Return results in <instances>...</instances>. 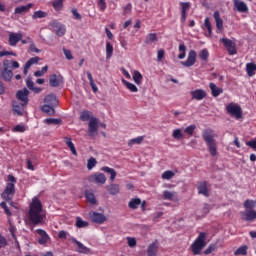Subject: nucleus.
Segmentation results:
<instances>
[{"label":"nucleus","mask_w":256,"mask_h":256,"mask_svg":"<svg viewBox=\"0 0 256 256\" xmlns=\"http://www.w3.org/2000/svg\"><path fill=\"white\" fill-rule=\"evenodd\" d=\"M173 177H175V172L171 170H167L162 174V179H166L167 181H169V179H173Z\"/></svg>","instance_id":"55"},{"label":"nucleus","mask_w":256,"mask_h":256,"mask_svg":"<svg viewBox=\"0 0 256 256\" xmlns=\"http://www.w3.org/2000/svg\"><path fill=\"white\" fill-rule=\"evenodd\" d=\"M41 60V58L39 57H33L30 58L24 65V75H27V73H29V69H31L32 65H37L39 63V61Z\"/></svg>","instance_id":"22"},{"label":"nucleus","mask_w":256,"mask_h":256,"mask_svg":"<svg viewBox=\"0 0 256 256\" xmlns=\"http://www.w3.org/2000/svg\"><path fill=\"white\" fill-rule=\"evenodd\" d=\"M246 72L248 77H255L256 74V64L253 62L246 64Z\"/></svg>","instance_id":"29"},{"label":"nucleus","mask_w":256,"mask_h":256,"mask_svg":"<svg viewBox=\"0 0 256 256\" xmlns=\"http://www.w3.org/2000/svg\"><path fill=\"white\" fill-rule=\"evenodd\" d=\"M64 141L67 147L70 149L72 155H77V149H75V144H73V141L71 140V138L66 137Z\"/></svg>","instance_id":"36"},{"label":"nucleus","mask_w":256,"mask_h":256,"mask_svg":"<svg viewBox=\"0 0 256 256\" xmlns=\"http://www.w3.org/2000/svg\"><path fill=\"white\" fill-rule=\"evenodd\" d=\"M99 131V119L95 117H91L89 124H88V135L93 137L94 133Z\"/></svg>","instance_id":"8"},{"label":"nucleus","mask_w":256,"mask_h":256,"mask_svg":"<svg viewBox=\"0 0 256 256\" xmlns=\"http://www.w3.org/2000/svg\"><path fill=\"white\" fill-rule=\"evenodd\" d=\"M202 138L207 145L210 155L215 157V155H217V141L215 140V132L211 129H206L202 132Z\"/></svg>","instance_id":"2"},{"label":"nucleus","mask_w":256,"mask_h":256,"mask_svg":"<svg viewBox=\"0 0 256 256\" xmlns=\"http://www.w3.org/2000/svg\"><path fill=\"white\" fill-rule=\"evenodd\" d=\"M157 41V34L156 33H150L147 35L145 43L146 45H149L151 43H155Z\"/></svg>","instance_id":"50"},{"label":"nucleus","mask_w":256,"mask_h":256,"mask_svg":"<svg viewBox=\"0 0 256 256\" xmlns=\"http://www.w3.org/2000/svg\"><path fill=\"white\" fill-rule=\"evenodd\" d=\"M195 129H197V126H195V124H192L184 129V133L191 137L193 133H195Z\"/></svg>","instance_id":"53"},{"label":"nucleus","mask_w":256,"mask_h":256,"mask_svg":"<svg viewBox=\"0 0 256 256\" xmlns=\"http://www.w3.org/2000/svg\"><path fill=\"white\" fill-rule=\"evenodd\" d=\"M180 7H181L180 21H181V23L185 24V22L187 21V12L189 11V9L191 7V2H181Z\"/></svg>","instance_id":"15"},{"label":"nucleus","mask_w":256,"mask_h":256,"mask_svg":"<svg viewBox=\"0 0 256 256\" xmlns=\"http://www.w3.org/2000/svg\"><path fill=\"white\" fill-rule=\"evenodd\" d=\"M172 137L179 141V139H183V132H181V129H175L172 133Z\"/></svg>","instance_id":"57"},{"label":"nucleus","mask_w":256,"mask_h":256,"mask_svg":"<svg viewBox=\"0 0 256 256\" xmlns=\"http://www.w3.org/2000/svg\"><path fill=\"white\" fill-rule=\"evenodd\" d=\"M47 71H49V66L45 65L44 67H42L41 70L35 71L34 76L35 77H43V75H45V73H47Z\"/></svg>","instance_id":"51"},{"label":"nucleus","mask_w":256,"mask_h":256,"mask_svg":"<svg viewBox=\"0 0 256 256\" xmlns=\"http://www.w3.org/2000/svg\"><path fill=\"white\" fill-rule=\"evenodd\" d=\"M46 125H61V119L59 118H47L44 120Z\"/></svg>","instance_id":"49"},{"label":"nucleus","mask_w":256,"mask_h":256,"mask_svg":"<svg viewBox=\"0 0 256 256\" xmlns=\"http://www.w3.org/2000/svg\"><path fill=\"white\" fill-rule=\"evenodd\" d=\"M54 106H51L49 104H44L41 107V110L43 111V113H47V115H55V108H53Z\"/></svg>","instance_id":"37"},{"label":"nucleus","mask_w":256,"mask_h":256,"mask_svg":"<svg viewBox=\"0 0 256 256\" xmlns=\"http://www.w3.org/2000/svg\"><path fill=\"white\" fill-rule=\"evenodd\" d=\"M226 111L232 117L233 119H236V121H239L243 119V109L239 104L236 103H230L226 106Z\"/></svg>","instance_id":"5"},{"label":"nucleus","mask_w":256,"mask_h":256,"mask_svg":"<svg viewBox=\"0 0 256 256\" xmlns=\"http://www.w3.org/2000/svg\"><path fill=\"white\" fill-rule=\"evenodd\" d=\"M28 218L32 225H43L45 221L43 203L37 197H34L29 205Z\"/></svg>","instance_id":"1"},{"label":"nucleus","mask_w":256,"mask_h":256,"mask_svg":"<svg viewBox=\"0 0 256 256\" xmlns=\"http://www.w3.org/2000/svg\"><path fill=\"white\" fill-rule=\"evenodd\" d=\"M102 171L110 175V181H115V177H117V172L115 171V169L109 168L106 166V167H102Z\"/></svg>","instance_id":"34"},{"label":"nucleus","mask_w":256,"mask_h":256,"mask_svg":"<svg viewBox=\"0 0 256 256\" xmlns=\"http://www.w3.org/2000/svg\"><path fill=\"white\" fill-rule=\"evenodd\" d=\"M211 93L213 97H219V95H221V93H223V89L217 87V85H215V83L211 82L209 84Z\"/></svg>","instance_id":"32"},{"label":"nucleus","mask_w":256,"mask_h":256,"mask_svg":"<svg viewBox=\"0 0 256 256\" xmlns=\"http://www.w3.org/2000/svg\"><path fill=\"white\" fill-rule=\"evenodd\" d=\"M178 51H180V54L178 55V59H185L187 55V46H185L184 43L179 44Z\"/></svg>","instance_id":"38"},{"label":"nucleus","mask_w":256,"mask_h":256,"mask_svg":"<svg viewBox=\"0 0 256 256\" xmlns=\"http://www.w3.org/2000/svg\"><path fill=\"white\" fill-rule=\"evenodd\" d=\"M76 227H78V229H83L84 227H89V222L84 221L83 218H81V217H77L76 218Z\"/></svg>","instance_id":"44"},{"label":"nucleus","mask_w":256,"mask_h":256,"mask_svg":"<svg viewBox=\"0 0 256 256\" xmlns=\"http://www.w3.org/2000/svg\"><path fill=\"white\" fill-rule=\"evenodd\" d=\"M72 15H73L74 19H76V21H81V19H83V17L77 11V8L72 9Z\"/></svg>","instance_id":"63"},{"label":"nucleus","mask_w":256,"mask_h":256,"mask_svg":"<svg viewBox=\"0 0 256 256\" xmlns=\"http://www.w3.org/2000/svg\"><path fill=\"white\" fill-rule=\"evenodd\" d=\"M225 49L229 55H237V43L230 39H225Z\"/></svg>","instance_id":"14"},{"label":"nucleus","mask_w":256,"mask_h":256,"mask_svg":"<svg viewBox=\"0 0 256 256\" xmlns=\"http://www.w3.org/2000/svg\"><path fill=\"white\" fill-rule=\"evenodd\" d=\"M49 83L51 87H59L63 83V77L61 75L52 74L49 78Z\"/></svg>","instance_id":"21"},{"label":"nucleus","mask_w":256,"mask_h":256,"mask_svg":"<svg viewBox=\"0 0 256 256\" xmlns=\"http://www.w3.org/2000/svg\"><path fill=\"white\" fill-rule=\"evenodd\" d=\"M47 12L42 11V10H38L35 11L32 15V19L36 20V19H45V17H47Z\"/></svg>","instance_id":"41"},{"label":"nucleus","mask_w":256,"mask_h":256,"mask_svg":"<svg viewBox=\"0 0 256 256\" xmlns=\"http://www.w3.org/2000/svg\"><path fill=\"white\" fill-rule=\"evenodd\" d=\"M23 39L22 33L10 32L8 37V43L10 47H17V43Z\"/></svg>","instance_id":"10"},{"label":"nucleus","mask_w":256,"mask_h":256,"mask_svg":"<svg viewBox=\"0 0 256 256\" xmlns=\"http://www.w3.org/2000/svg\"><path fill=\"white\" fill-rule=\"evenodd\" d=\"M36 233L39 235L38 243L39 245H47L49 243V240L51 237H49V234H47V231L39 228L36 230Z\"/></svg>","instance_id":"13"},{"label":"nucleus","mask_w":256,"mask_h":256,"mask_svg":"<svg viewBox=\"0 0 256 256\" xmlns=\"http://www.w3.org/2000/svg\"><path fill=\"white\" fill-rule=\"evenodd\" d=\"M143 143V136H138L137 138L130 139L128 141V147H133V145H141Z\"/></svg>","instance_id":"43"},{"label":"nucleus","mask_w":256,"mask_h":256,"mask_svg":"<svg viewBox=\"0 0 256 256\" xmlns=\"http://www.w3.org/2000/svg\"><path fill=\"white\" fill-rule=\"evenodd\" d=\"M191 99L196 101H203V99L207 98V92L203 89H196L190 91Z\"/></svg>","instance_id":"12"},{"label":"nucleus","mask_w":256,"mask_h":256,"mask_svg":"<svg viewBox=\"0 0 256 256\" xmlns=\"http://www.w3.org/2000/svg\"><path fill=\"white\" fill-rule=\"evenodd\" d=\"M31 7H33V4H28L26 6H18L14 10V15H23V13H28Z\"/></svg>","instance_id":"28"},{"label":"nucleus","mask_w":256,"mask_h":256,"mask_svg":"<svg viewBox=\"0 0 256 256\" xmlns=\"http://www.w3.org/2000/svg\"><path fill=\"white\" fill-rule=\"evenodd\" d=\"M7 180H8V183H6L5 189L1 193V198L4 201H11V198L15 197V184L17 183V178L9 174L7 176Z\"/></svg>","instance_id":"3"},{"label":"nucleus","mask_w":256,"mask_h":256,"mask_svg":"<svg viewBox=\"0 0 256 256\" xmlns=\"http://www.w3.org/2000/svg\"><path fill=\"white\" fill-rule=\"evenodd\" d=\"M241 216L244 221H255L256 211L255 210H246L244 212H241Z\"/></svg>","instance_id":"23"},{"label":"nucleus","mask_w":256,"mask_h":256,"mask_svg":"<svg viewBox=\"0 0 256 256\" xmlns=\"http://www.w3.org/2000/svg\"><path fill=\"white\" fill-rule=\"evenodd\" d=\"M102 171L110 175V181H115V177H117V172L115 171V169L109 168L106 166V167H102Z\"/></svg>","instance_id":"33"},{"label":"nucleus","mask_w":256,"mask_h":256,"mask_svg":"<svg viewBox=\"0 0 256 256\" xmlns=\"http://www.w3.org/2000/svg\"><path fill=\"white\" fill-rule=\"evenodd\" d=\"M90 180L98 185H105L107 183V177L103 173H96L90 177Z\"/></svg>","instance_id":"20"},{"label":"nucleus","mask_w":256,"mask_h":256,"mask_svg":"<svg viewBox=\"0 0 256 256\" xmlns=\"http://www.w3.org/2000/svg\"><path fill=\"white\" fill-rule=\"evenodd\" d=\"M207 247V234L205 232H200L198 237L191 244V252L193 255H201V251Z\"/></svg>","instance_id":"4"},{"label":"nucleus","mask_w":256,"mask_h":256,"mask_svg":"<svg viewBox=\"0 0 256 256\" xmlns=\"http://www.w3.org/2000/svg\"><path fill=\"white\" fill-rule=\"evenodd\" d=\"M235 255H247V246H241L235 251Z\"/></svg>","instance_id":"60"},{"label":"nucleus","mask_w":256,"mask_h":256,"mask_svg":"<svg viewBox=\"0 0 256 256\" xmlns=\"http://www.w3.org/2000/svg\"><path fill=\"white\" fill-rule=\"evenodd\" d=\"M159 251V245L157 242H153L148 246L147 255L148 256H157V252Z\"/></svg>","instance_id":"27"},{"label":"nucleus","mask_w":256,"mask_h":256,"mask_svg":"<svg viewBox=\"0 0 256 256\" xmlns=\"http://www.w3.org/2000/svg\"><path fill=\"white\" fill-rule=\"evenodd\" d=\"M163 199H165L166 201H178L179 194H177V192H171L169 190H165L163 192Z\"/></svg>","instance_id":"24"},{"label":"nucleus","mask_w":256,"mask_h":256,"mask_svg":"<svg viewBox=\"0 0 256 256\" xmlns=\"http://www.w3.org/2000/svg\"><path fill=\"white\" fill-rule=\"evenodd\" d=\"M63 53L66 59H68V61L73 60V54L71 53V50H67V48H63Z\"/></svg>","instance_id":"64"},{"label":"nucleus","mask_w":256,"mask_h":256,"mask_svg":"<svg viewBox=\"0 0 256 256\" xmlns=\"http://www.w3.org/2000/svg\"><path fill=\"white\" fill-rule=\"evenodd\" d=\"M213 17L216 21V33H221V31H223V20L221 19L219 11H215Z\"/></svg>","instance_id":"25"},{"label":"nucleus","mask_w":256,"mask_h":256,"mask_svg":"<svg viewBox=\"0 0 256 256\" xmlns=\"http://www.w3.org/2000/svg\"><path fill=\"white\" fill-rule=\"evenodd\" d=\"M107 191L110 195H117V193H119V184H111L107 186Z\"/></svg>","instance_id":"39"},{"label":"nucleus","mask_w":256,"mask_h":256,"mask_svg":"<svg viewBox=\"0 0 256 256\" xmlns=\"http://www.w3.org/2000/svg\"><path fill=\"white\" fill-rule=\"evenodd\" d=\"M97 5L102 13L107 9V2L105 0H97Z\"/></svg>","instance_id":"59"},{"label":"nucleus","mask_w":256,"mask_h":256,"mask_svg":"<svg viewBox=\"0 0 256 256\" xmlns=\"http://www.w3.org/2000/svg\"><path fill=\"white\" fill-rule=\"evenodd\" d=\"M0 207H1V209L4 210V213H5V215H7V217H12L13 216V213L9 209V206H7V202H5V201L1 202Z\"/></svg>","instance_id":"48"},{"label":"nucleus","mask_w":256,"mask_h":256,"mask_svg":"<svg viewBox=\"0 0 256 256\" xmlns=\"http://www.w3.org/2000/svg\"><path fill=\"white\" fill-rule=\"evenodd\" d=\"M26 105L21 104H13V112L15 115H23V109Z\"/></svg>","instance_id":"42"},{"label":"nucleus","mask_w":256,"mask_h":256,"mask_svg":"<svg viewBox=\"0 0 256 256\" xmlns=\"http://www.w3.org/2000/svg\"><path fill=\"white\" fill-rule=\"evenodd\" d=\"M234 11L238 13H249V6L241 0H234Z\"/></svg>","instance_id":"16"},{"label":"nucleus","mask_w":256,"mask_h":256,"mask_svg":"<svg viewBox=\"0 0 256 256\" xmlns=\"http://www.w3.org/2000/svg\"><path fill=\"white\" fill-rule=\"evenodd\" d=\"M199 57L202 61H207L209 59V51L207 49H203L200 51Z\"/></svg>","instance_id":"58"},{"label":"nucleus","mask_w":256,"mask_h":256,"mask_svg":"<svg viewBox=\"0 0 256 256\" xmlns=\"http://www.w3.org/2000/svg\"><path fill=\"white\" fill-rule=\"evenodd\" d=\"M197 61V52L195 50H190L186 61H181L183 67H193Z\"/></svg>","instance_id":"7"},{"label":"nucleus","mask_w":256,"mask_h":256,"mask_svg":"<svg viewBox=\"0 0 256 256\" xmlns=\"http://www.w3.org/2000/svg\"><path fill=\"white\" fill-rule=\"evenodd\" d=\"M113 57V45L111 42H106V59Z\"/></svg>","instance_id":"47"},{"label":"nucleus","mask_w":256,"mask_h":256,"mask_svg":"<svg viewBox=\"0 0 256 256\" xmlns=\"http://www.w3.org/2000/svg\"><path fill=\"white\" fill-rule=\"evenodd\" d=\"M204 27H205V29H207L209 37H211L213 30L211 27V20H209V18H205Z\"/></svg>","instance_id":"52"},{"label":"nucleus","mask_w":256,"mask_h":256,"mask_svg":"<svg viewBox=\"0 0 256 256\" xmlns=\"http://www.w3.org/2000/svg\"><path fill=\"white\" fill-rule=\"evenodd\" d=\"M44 103H46V105H51L52 107H55V105H57V96H55L54 94H49L44 98Z\"/></svg>","instance_id":"30"},{"label":"nucleus","mask_w":256,"mask_h":256,"mask_svg":"<svg viewBox=\"0 0 256 256\" xmlns=\"http://www.w3.org/2000/svg\"><path fill=\"white\" fill-rule=\"evenodd\" d=\"M132 79L134 83H136L137 85H141L143 83V74H141V72H139L138 70H134L132 74Z\"/></svg>","instance_id":"31"},{"label":"nucleus","mask_w":256,"mask_h":256,"mask_svg":"<svg viewBox=\"0 0 256 256\" xmlns=\"http://www.w3.org/2000/svg\"><path fill=\"white\" fill-rule=\"evenodd\" d=\"M95 165H97V160L93 157H91L88 162H87V167L89 170L93 169V167H95Z\"/></svg>","instance_id":"61"},{"label":"nucleus","mask_w":256,"mask_h":256,"mask_svg":"<svg viewBox=\"0 0 256 256\" xmlns=\"http://www.w3.org/2000/svg\"><path fill=\"white\" fill-rule=\"evenodd\" d=\"M64 1L65 0H53L52 2L53 9H55L56 11H61V9H63Z\"/></svg>","instance_id":"46"},{"label":"nucleus","mask_w":256,"mask_h":256,"mask_svg":"<svg viewBox=\"0 0 256 256\" xmlns=\"http://www.w3.org/2000/svg\"><path fill=\"white\" fill-rule=\"evenodd\" d=\"M90 219L93 221V223H98L99 225L107 221V217H105V215H103L102 213L98 212L90 213Z\"/></svg>","instance_id":"17"},{"label":"nucleus","mask_w":256,"mask_h":256,"mask_svg":"<svg viewBox=\"0 0 256 256\" xmlns=\"http://www.w3.org/2000/svg\"><path fill=\"white\" fill-rule=\"evenodd\" d=\"M91 111L89 110H83L80 113V121H89V119L91 120Z\"/></svg>","instance_id":"45"},{"label":"nucleus","mask_w":256,"mask_h":256,"mask_svg":"<svg viewBox=\"0 0 256 256\" xmlns=\"http://www.w3.org/2000/svg\"><path fill=\"white\" fill-rule=\"evenodd\" d=\"M85 198L90 205H97V198H95L93 190H85Z\"/></svg>","instance_id":"26"},{"label":"nucleus","mask_w":256,"mask_h":256,"mask_svg":"<svg viewBox=\"0 0 256 256\" xmlns=\"http://www.w3.org/2000/svg\"><path fill=\"white\" fill-rule=\"evenodd\" d=\"M71 241H72V243H75V245H77V247H78L77 252L78 253H82L83 255H89V253H91V249L87 248V246H85L80 241L76 240L75 238H72Z\"/></svg>","instance_id":"18"},{"label":"nucleus","mask_w":256,"mask_h":256,"mask_svg":"<svg viewBox=\"0 0 256 256\" xmlns=\"http://www.w3.org/2000/svg\"><path fill=\"white\" fill-rule=\"evenodd\" d=\"M133 9V5L131 3H128L126 6L123 7L122 15L127 17V15H131V11Z\"/></svg>","instance_id":"54"},{"label":"nucleus","mask_w":256,"mask_h":256,"mask_svg":"<svg viewBox=\"0 0 256 256\" xmlns=\"http://www.w3.org/2000/svg\"><path fill=\"white\" fill-rule=\"evenodd\" d=\"M13 131L15 133H25V126L24 125H21V124H18L16 125L14 128H13Z\"/></svg>","instance_id":"62"},{"label":"nucleus","mask_w":256,"mask_h":256,"mask_svg":"<svg viewBox=\"0 0 256 256\" xmlns=\"http://www.w3.org/2000/svg\"><path fill=\"white\" fill-rule=\"evenodd\" d=\"M3 65H4V69L1 71V77L6 82L11 81V79H13V71L9 70V60H5L3 62Z\"/></svg>","instance_id":"9"},{"label":"nucleus","mask_w":256,"mask_h":256,"mask_svg":"<svg viewBox=\"0 0 256 256\" xmlns=\"http://www.w3.org/2000/svg\"><path fill=\"white\" fill-rule=\"evenodd\" d=\"M207 181H201L197 184L198 195H203L204 197H209V188H207Z\"/></svg>","instance_id":"19"},{"label":"nucleus","mask_w":256,"mask_h":256,"mask_svg":"<svg viewBox=\"0 0 256 256\" xmlns=\"http://www.w3.org/2000/svg\"><path fill=\"white\" fill-rule=\"evenodd\" d=\"M16 98L21 101L22 105H27L29 103V90L27 88L19 90L16 93Z\"/></svg>","instance_id":"11"},{"label":"nucleus","mask_w":256,"mask_h":256,"mask_svg":"<svg viewBox=\"0 0 256 256\" xmlns=\"http://www.w3.org/2000/svg\"><path fill=\"white\" fill-rule=\"evenodd\" d=\"M50 29L52 31H54V33H56V35H58V37H63V35H65V26L62 25L61 23L57 22V21H52L50 22Z\"/></svg>","instance_id":"6"},{"label":"nucleus","mask_w":256,"mask_h":256,"mask_svg":"<svg viewBox=\"0 0 256 256\" xmlns=\"http://www.w3.org/2000/svg\"><path fill=\"white\" fill-rule=\"evenodd\" d=\"M141 204V199L140 198H133L130 200L128 203V207L130 209H138L139 205Z\"/></svg>","instance_id":"40"},{"label":"nucleus","mask_w":256,"mask_h":256,"mask_svg":"<svg viewBox=\"0 0 256 256\" xmlns=\"http://www.w3.org/2000/svg\"><path fill=\"white\" fill-rule=\"evenodd\" d=\"M123 85H125V87L131 91V93H137V91H139V89L137 88V86L125 79L122 80Z\"/></svg>","instance_id":"35"},{"label":"nucleus","mask_w":256,"mask_h":256,"mask_svg":"<svg viewBox=\"0 0 256 256\" xmlns=\"http://www.w3.org/2000/svg\"><path fill=\"white\" fill-rule=\"evenodd\" d=\"M243 205L247 209V211L248 210H253V207H255V205H256V201L246 200Z\"/></svg>","instance_id":"56"}]
</instances>
